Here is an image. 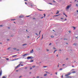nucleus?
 I'll return each instance as SVG.
<instances>
[{
    "label": "nucleus",
    "instance_id": "nucleus-1",
    "mask_svg": "<svg viewBox=\"0 0 78 78\" xmlns=\"http://www.w3.org/2000/svg\"><path fill=\"white\" fill-rule=\"evenodd\" d=\"M72 6V4H70L69 5H68L66 8V9L67 11H69V9L70 8V7Z\"/></svg>",
    "mask_w": 78,
    "mask_h": 78
},
{
    "label": "nucleus",
    "instance_id": "nucleus-2",
    "mask_svg": "<svg viewBox=\"0 0 78 78\" xmlns=\"http://www.w3.org/2000/svg\"><path fill=\"white\" fill-rule=\"evenodd\" d=\"M32 58H33V57H32L28 56L27 58V59H32Z\"/></svg>",
    "mask_w": 78,
    "mask_h": 78
},
{
    "label": "nucleus",
    "instance_id": "nucleus-3",
    "mask_svg": "<svg viewBox=\"0 0 78 78\" xmlns=\"http://www.w3.org/2000/svg\"><path fill=\"white\" fill-rule=\"evenodd\" d=\"M20 65H21V63L19 65H17V66H16L15 67V69H17V67H19V66H20Z\"/></svg>",
    "mask_w": 78,
    "mask_h": 78
},
{
    "label": "nucleus",
    "instance_id": "nucleus-4",
    "mask_svg": "<svg viewBox=\"0 0 78 78\" xmlns=\"http://www.w3.org/2000/svg\"><path fill=\"white\" fill-rule=\"evenodd\" d=\"M1 71L0 72V76H2V69H1Z\"/></svg>",
    "mask_w": 78,
    "mask_h": 78
},
{
    "label": "nucleus",
    "instance_id": "nucleus-5",
    "mask_svg": "<svg viewBox=\"0 0 78 78\" xmlns=\"http://www.w3.org/2000/svg\"><path fill=\"white\" fill-rule=\"evenodd\" d=\"M27 55H28V54H24V55H22V56H25Z\"/></svg>",
    "mask_w": 78,
    "mask_h": 78
},
{
    "label": "nucleus",
    "instance_id": "nucleus-6",
    "mask_svg": "<svg viewBox=\"0 0 78 78\" xmlns=\"http://www.w3.org/2000/svg\"><path fill=\"white\" fill-rule=\"evenodd\" d=\"M33 52H34L33 49H32L31 51H30V53H33Z\"/></svg>",
    "mask_w": 78,
    "mask_h": 78
},
{
    "label": "nucleus",
    "instance_id": "nucleus-7",
    "mask_svg": "<svg viewBox=\"0 0 78 78\" xmlns=\"http://www.w3.org/2000/svg\"><path fill=\"white\" fill-rule=\"evenodd\" d=\"M23 17V16H20L19 17L20 18H22Z\"/></svg>",
    "mask_w": 78,
    "mask_h": 78
},
{
    "label": "nucleus",
    "instance_id": "nucleus-8",
    "mask_svg": "<svg viewBox=\"0 0 78 78\" xmlns=\"http://www.w3.org/2000/svg\"><path fill=\"white\" fill-rule=\"evenodd\" d=\"M73 28H74V30L75 29H76V27H75L73 26Z\"/></svg>",
    "mask_w": 78,
    "mask_h": 78
},
{
    "label": "nucleus",
    "instance_id": "nucleus-9",
    "mask_svg": "<svg viewBox=\"0 0 78 78\" xmlns=\"http://www.w3.org/2000/svg\"><path fill=\"white\" fill-rule=\"evenodd\" d=\"M71 73H68V76H69V75H70V74H71Z\"/></svg>",
    "mask_w": 78,
    "mask_h": 78
},
{
    "label": "nucleus",
    "instance_id": "nucleus-10",
    "mask_svg": "<svg viewBox=\"0 0 78 78\" xmlns=\"http://www.w3.org/2000/svg\"><path fill=\"white\" fill-rule=\"evenodd\" d=\"M66 78H72L71 76H67Z\"/></svg>",
    "mask_w": 78,
    "mask_h": 78
},
{
    "label": "nucleus",
    "instance_id": "nucleus-11",
    "mask_svg": "<svg viewBox=\"0 0 78 78\" xmlns=\"http://www.w3.org/2000/svg\"><path fill=\"white\" fill-rule=\"evenodd\" d=\"M34 61L33 60H31L30 61V62H33Z\"/></svg>",
    "mask_w": 78,
    "mask_h": 78
},
{
    "label": "nucleus",
    "instance_id": "nucleus-12",
    "mask_svg": "<svg viewBox=\"0 0 78 78\" xmlns=\"http://www.w3.org/2000/svg\"><path fill=\"white\" fill-rule=\"evenodd\" d=\"M72 73H76V72L75 71H73L72 72Z\"/></svg>",
    "mask_w": 78,
    "mask_h": 78
},
{
    "label": "nucleus",
    "instance_id": "nucleus-13",
    "mask_svg": "<svg viewBox=\"0 0 78 78\" xmlns=\"http://www.w3.org/2000/svg\"><path fill=\"white\" fill-rule=\"evenodd\" d=\"M15 56H17V55L12 56V57H15Z\"/></svg>",
    "mask_w": 78,
    "mask_h": 78
},
{
    "label": "nucleus",
    "instance_id": "nucleus-14",
    "mask_svg": "<svg viewBox=\"0 0 78 78\" xmlns=\"http://www.w3.org/2000/svg\"><path fill=\"white\" fill-rule=\"evenodd\" d=\"M65 76H69V75H68V74H66V75H65Z\"/></svg>",
    "mask_w": 78,
    "mask_h": 78
},
{
    "label": "nucleus",
    "instance_id": "nucleus-15",
    "mask_svg": "<svg viewBox=\"0 0 78 78\" xmlns=\"http://www.w3.org/2000/svg\"><path fill=\"white\" fill-rule=\"evenodd\" d=\"M23 46H24V45H27V44H24L23 45Z\"/></svg>",
    "mask_w": 78,
    "mask_h": 78
},
{
    "label": "nucleus",
    "instance_id": "nucleus-16",
    "mask_svg": "<svg viewBox=\"0 0 78 78\" xmlns=\"http://www.w3.org/2000/svg\"><path fill=\"white\" fill-rule=\"evenodd\" d=\"M45 72H46V73H48L49 74H50V73H48L47 71H45Z\"/></svg>",
    "mask_w": 78,
    "mask_h": 78
},
{
    "label": "nucleus",
    "instance_id": "nucleus-17",
    "mask_svg": "<svg viewBox=\"0 0 78 78\" xmlns=\"http://www.w3.org/2000/svg\"><path fill=\"white\" fill-rule=\"evenodd\" d=\"M56 14H59V11H57V12L56 13Z\"/></svg>",
    "mask_w": 78,
    "mask_h": 78
},
{
    "label": "nucleus",
    "instance_id": "nucleus-18",
    "mask_svg": "<svg viewBox=\"0 0 78 78\" xmlns=\"http://www.w3.org/2000/svg\"><path fill=\"white\" fill-rule=\"evenodd\" d=\"M18 59H19L17 58V59H14L13 60V61H15V60H17Z\"/></svg>",
    "mask_w": 78,
    "mask_h": 78
},
{
    "label": "nucleus",
    "instance_id": "nucleus-19",
    "mask_svg": "<svg viewBox=\"0 0 78 78\" xmlns=\"http://www.w3.org/2000/svg\"><path fill=\"white\" fill-rule=\"evenodd\" d=\"M2 78H6V77H5V76H2Z\"/></svg>",
    "mask_w": 78,
    "mask_h": 78
},
{
    "label": "nucleus",
    "instance_id": "nucleus-20",
    "mask_svg": "<svg viewBox=\"0 0 78 78\" xmlns=\"http://www.w3.org/2000/svg\"><path fill=\"white\" fill-rule=\"evenodd\" d=\"M47 76V74H45L44 75V76Z\"/></svg>",
    "mask_w": 78,
    "mask_h": 78
},
{
    "label": "nucleus",
    "instance_id": "nucleus-21",
    "mask_svg": "<svg viewBox=\"0 0 78 78\" xmlns=\"http://www.w3.org/2000/svg\"><path fill=\"white\" fill-rule=\"evenodd\" d=\"M73 45H76V43H74V44H73Z\"/></svg>",
    "mask_w": 78,
    "mask_h": 78
},
{
    "label": "nucleus",
    "instance_id": "nucleus-22",
    "mask_svg": "<svg viewBox=\"0 0 78 78\" xmlns=\"http://www.w3.org/2000/svg\"><path fill=\"white\" fill-rule=\"evenodd\" d=\"M56 51H57V50H55L54 52V53H55V52H56Z\"/></svg>",
    "mask_w": 78,
    "mask_h": 78
},
{
    "label": "nucleus",
    "instance_id": "nucleus-23",
    "mask_svg": "<svg viewBox=\"0 0 78 78\" xmlns=\"http://www.w3.org/2000/svg\"><path fill=\"white\" fill-rule=\"evenodd\" d=\"M64 40H67V38H64Z\"/></svg>",
    "mask_w": 78,
    "mask_h": 78
},
{
    "label": "nucleus",
    "instance_id": "nucleus-24",
    "mask_svg": "<svg viewBox=\"0 0 78 78\" xmlns=\"http://www.w3.org/2000/svg\"><path fill=\"white\" fill-rule=\"evenodd\" d=\"M36 67V66H32V67H33V68H34V67Z\"/></svg>",
    "mask_w": 78,
    "mask_h": 78
},
{
    "label": "nucleus",
    "instance_id": "nucleus-25",
    "mask_svg": "<svg viewBox=\"0 0 78 78\" xmlns=\"http://www.w3.org/2000/svg\"><path fill=\"white\" fill-rule=\"evenodd\" d=\"M6 60H9V58H6Z\"/></svg>",
    "mask_w": 78,
    "mask_h": 78
},
{
    "label": "nucleus",
    "instance_id": "nucleus-26",
    "mask_svg": "<svg viewBox=\"0 0 78 78\" xmlns=\"http://www.w3.org/2000/svg\"><path fill=\"white\" fill-rule=\"evenodd\" d=\"M0 27H3V25H0Z\"/></svg>",
    "mask_w": 78,
    "mask_h": 78
},
{
    "label": "nucleus",
    "instance_id": "nucleus-27",
    "mask_svg": "<svg viewBox=\"0 0 78 78\" xmlns=\"http://www.w3.org/2000/svg\"><path fill=\"white\" fill-rule=\"evenodd\" d=\"M45 17V14H44V17Z\"/></svg>",
    "mask_w": 78,
    "mask_h": 78
},
{
    "label": "nucleus",
    "instance_id": "nucleus-28",
    "mask_svg": "<svg viewBox=\"0 0 78 78\" xmlns=\"http://www.w3.org/2000/svg\"><path fill=\"white\" fill-rule=\"evenodd\" d=\"M59 70H62V69L61 68V69H59Z\"/></svg>",
    "mask_w": 78,
    "mask_h": 78
},
{
    "label": "nucleus",
    "instance_id": "nucleus-29",
    "mask_svg": "<svg viewBox=\"0 0 78 78\" xmlns=\"http://www.w3.org/2000/svg\"><path fill=\"white\" fill-rule=\"evenodd\" d=\"M16 20V19H12L11 20Z\"/></svg>",
    "mask_w": 78,
    "mask_h": 78
},
{
    "label": "nucleus",
    "instance_id": "nucleus-30",
    "mask_svg": "<svg viewBox=\"0 0 78 78\" xmlns=\"http://www.w3.org/2000/svg\"><path fill=\"white\" fill-rule=\"evenodd\" d=\"M42 37L41 39H42L43 38V35H42Z\"/></svg>",
    "mask_w": 78,
    "mask_h": 78
},
{
    "label": "nucleus",
    "instance_id": "nucleus-31",
    "mask_svg": "<svg viewBox=\"0 0 78 78\" xmlns=\"http://www.w3.org/2000/svg\"><path fill=\"white\" fill-rule=\"evenodd\" d=\"M46 50H47V51H49V50H48V49H47Z\"/></svg>",
    "mask_w": 78,
    "mask_h": 78
},
{
    "label": "nucleus",
    "instance_id": "nucleus-32",
    "mask_svg": "<svg viewBox=\"0 0 78 78\" xmlns=\"http://www.w3.org/2000/svg\"><path fill=\"white\" fill-rule=\"evenodd\" d=\"M35 34L36 35H37H37H38V34H37V33H36Z\"/></svg>",
    "mask_w": 78,
    "mask_h": 78
},
{
    "label": "nucleus",
    "instance_id": "nucleus-33",
    "mask_svg": "<svg viewBox=\"0 0 78 78\" xmlns=\"http://www.w3.org/2000/svg\"><path fill=\"white\" fill-rule=\"evenodd\" d=\"M51 37L52 38H53V36H51Z\"/></svg>",
    "mask_w": 78,
    "mask_h": 78
},
{
    "label": "nucleus",
    "instance_id": "nucleus-34",
    "mask_svg": "<svg viewBox=\"0 0 78 78\" xmlns=\"http://www.w3.org/2000/svg\"><path fill=\"white\" fill-rule=\"evenodd\" d=\"M51 45V43H50L49 44V45Z\"/></svg>",
    "mask_w": 78,
    "mask_h": 78
},
{
    "label": "nucleus",
    "instance_id": "nucleus-35",
    "mask_svg": "<svg viewBox=\"0 0 78 78\" xmlns=\"http://www.w3.org/2000/svg\"><path fill=\"white\" fill-rule=\"evenodd\" d=\"M76 6H77V7H78V4H76Z\"/></svg>",
    "mask_w": 78,
    "mask_h": 78
},
{
    "label": "nucleus",
    "instance_id": "nucleus-36",
    "mask_svg": "<svg viewBox=\"0 0 78 78\" xmlns=\"http://www.w3.org/2000/svg\"><path fill=\"white\" fill-rule=\"evenodd\" d=\"M13 49L14 50H16V48H14Z\"/></svg>",
    "mask_w": 78,
    "mask_h": 78
},
{
    "label": "nucleus",
    "instance_id": "nucleus-37",
    "mask_svg": "<svg viewBox=\"0 0 78 78\" xmlns=\"http://www.w3.org/2000/svg\"><path fill=\"white\" fill-rule=\"evenodd\" d=\"M53 49H54V50H55V49H56V48L54 47L53 48Z\"/></svg>",
    "mask_w": 78,
    "mask_h": 78
},
{
    "label": "nucleus",
    "instance_id": "nucleus-38",
    "mask_svg": "<svg viewBox=\"0 0 78 78\" xmlns=\"http://www.w3.org/2000/svg\"><path fill=\"white\" fill-rule=\"evenodd\" d=\"M68 59H69V58H67L66 59V60H68Z\"/></svg>",
    "mask_w": 78,
    "mask_h": 78
},
{
    "label": "nucleus",
    "instance_id": "nucleus-39",
    "mask_svg": "<svg viewBox=\"0 0 78 78\" xmlns=\"http://www.w3.org/2000/svg\"><path fill=\"white\" fill-rule=\"evenodd\" d=\"M43 67H44V68L47 67V66H44Z\"/></svg>",
    "mask_w": 78,
    "mask_h": 78
},
{
    "label": "nucleus",
    "instance_id": "nucleus-40",
    "mask_svg": "<svg viewBox=\"0 0 78 78\" xmlns=\"http://www.w3.org/2000/svg\"><path fill=\"white\" fill-rule=\"evenodd\" d=\"M59 16V15H58L55 16Z\"/></svg>",
    "mask_w": 78,
    "mask_h": 78
},
{
    "label": "nucleus",
    "instance_id": "nucleus-41",
    "mask_svg": "<svg viewBox=\"0 0 78 78\" xmlns=\"http://www.w3.org/2000/svg\"><path fill=\"white\" fill-rule=\"evenodd\" d=\"M39 37H40V36L39 37L37 38V39H39Z\"/></svg>",
    "mask_w": 78,
    "mask_h": 78
},
{
    "label": "nucleus",
    "instance_id": "nucleus-42",
    "mask_svg": "<svg viewBox=\"0 0 78 78\" xmlns=\"http://www.w3.org/2000/svg\"><path fill=\"white\" fill-rule=\"evenodd\" d=\"M69 33H71V31H69Z\"/></svg>",
    "mask_w": 78,
    "mask_h": 78
},
{
    "label": "nucleus",
    "instance_id": "nucleus-43",
    "mask_svg": "<svg viewBox=\"0 0 78 78\" xmlns=\"http://www.w3.org/2000/svg\"><path fill=\"white\" fill-rule=\"evenodd\" d=\"M25 4H26V5H27V2H25Z\"/></svg>",
    "mask_w": 78,
    "mask_h": 78
},
{
    "label": "nucleus",
    "instance_id": "nucleus-44",
    "mask_svg": "<svg viewBox=\"0 0 78 78\" xmlns=\"http://www.w3.org/2000/svg\"><path fill=\"white\" fill-rule=\"evenodd\" d=\"M31 69H32V68L31 67L30 68V70H31Z\"/></svg>",
    "mask_w": 78,
    "mask_h": 78
},
{
    "label": "nucleus",
    "instance_id": "nucleus-45",
    "mask_svg": "<svg viewBox=\"0 0 78 78\" xmlns=\"http://www.w3.org/2000/svg\"><path fill=\"white\" fill-rule=\"evenodd\" d=\"M33 19H36L35 18H33Z\"/></svg>",
    "mask_w": 78,
    "mask_h": 78
},
{
    "label": "nucleus",
    "instance_id": "nucleus-46",
    "mask_svg": "<svg viewBox=\"0 0 78 78\" xmlns=\"http://www.w3.org/2000/svg\"><path fill=\"white\" fill-rule=\"evenodd\" d=\"M25 69H27V67H25Z\"/></svg>",
    "mask_w": 78,
    "mask_h": 78
},
{
    "label": "nucleus",
    "instance_id": "nucleus-47",
    "mask_svg": "<svg viewBox=\"0 0 78 78\" xmlns=\"http://www.w3.org/2000/svg\"><path fill=\"white\" fill-rule=\"evenodd\" d=\"M21 77H22V76H20V77H19V78H21Z\"/></svg>",
    "mask_w": 78,
    "mask_h": 78
},
{
    "label": "nucleus",
    "instance_id": "nucleus-48",
    "mask_svg": "<svg viewBox=\"0 0 78 78\" xmlns=\"http://www.w3.org/2000/svg\"><path fill=\"white\" fill-rule=\"evenodd\" d=\"M65 16L66 17H67V16L66 15H65Z\"/></svg>",
    "mask_w": 78,
    "mask_h": 78
},
{
    "label": "nucleus",
    "instance_id": "nucleus-49",
    "mask_svg": "<svg viewBox=\"0 0 78 78\" xmlns=\"http://www.w3.org/2000/svg\"><path fill=\"white\" fill-rule=\"evenodd\" d=\"M55 74H56V75H58V73H57V72L55 73Z\"/></svg>",
    "mask_w": 78,
    "mask_h": 78
},
{
    "label": "nucleus",
    "instance_id": "nucleus-50",
    "mask_svg": "<svg viewBox=\"0 0 78 78\" xmlns=\"http://www.w3.org/2000/svg\"><path fill=\"white\" fill-rule=\"evenodd\" d=\"M53 2H54V3H55V1H53Z\"/></svg>",
    "mask_w": 78,
    "mask_h": 78
},
{
    "label": "nucleus",
    "instance_id": "nucleus-51",
    "mask_svg": "<svg viewBox=\"0 0 78 78\" xmlns=\"http://www.w3.org/2000/svg\"><path fill=\"white\" fill-rule=\"evenodd\" d=\"M37 78H39V77L38 76L37 77Z\"/></svg>",
    "mask_w": 78,
    "mask_h": 78
},
{
    "label": "nucleus",
    "instance_id": "nucleus-52",
    "mask_svg": "<svg viewBox=\"0 0 78 78\" xmlns=\"http://www.w3.org/2000/svg\"><path fill=\"white\" fill-rule=\"evenodd\" d=\"M7 41H9V39H7Z\"/></svg>",
    "mask_w": 78,
    "mask_h": 78
},
{
    "label": "nucleus",
    "instance_id": "nucleus-53",
    "mask_svg": "<svg viewBox=\"0 0 78 78\" xmlns=\"http://www.w3.org/2000/svg\"><path fill=\"white\" fill-rule=\"evenodd\" d=\"M8 50H9V49H10V48H9L8 49H7Z\"/></svg>",
    "mask_w": 78,
    "mask_h": 78
},
{
    "label": "nucleus",
    "instance_id": "nucleus-54",
    "mask_svg": "<svg viewBox=\"0 0 78 78\" xmlns=\"http://www.w3.org/2000/svg\"><path fill=\"white\" fill-rule=\"evenodd\" d=\"M16 72H18V70H16Z\"/></svg>",
    "mask_w": 78,
    "mask_h": 78
},
{
    "label": "nucleus",
    "instance_id": "nucleus-55",
    "mask_svg": "<svg viewBox=\"0 0 78 78\" xmlns=\"http://www.w3.org/2000/svg\"><path fill=\"white\" fill-rule=\"evenodd\" d=\"M30 16H26V17H30Z\"/></svg>",
    "mask_w": 78,
    "mask_h": 78
},
{
    "label": "nucleus",
    "instance_id": "nucleus-56",
    "mask_svg": "<svg viewBox=\"0 0 78 78\" xmlns=\"http://www.w3.org/2000/svg\"><path fill=\"white\" fill-rule=\"evenodd\" d=\"M56 56H57V57H58V55H56Z\"/></svg>",
    "mask_w": 78,
    "mask_h": 78
},
{
    "label": "nucleus",
    "instance_id": "nucleus-57",
    "mask_svg": "<svg viewBox=\"0 0 78 78\" xmlns=\"http://www.w3.org/2000/svg\"><path fill=\"white\" fill-rule=\"evenodd\" d=\"M72 67H74V66H72Z\"/></svg>",
    "mask_w": 78,
    "mask_h": 78
},
{
    "label": "nucleus",
    "instance_id": "nucleus-58",
    "mask_svg": "<svg viewBox=\"0 0 78 78\" xmlns=\"http://www.w3.org/2000/svg\"><path fill=\"white\" fill-rule=\"evenodd\" d=\"M62 66H65V64H63L62 65Z\"/></svg>",
    "mask_w": 78,
    "mask_h": 78
},
{
    "label": "nucleus",
    "instance_id": "nucleus-59",
    "mask_svg": "<svg viewBox=\"0 0 78 78\" xmlns=\"http://www.w3.org/2000/svg\"><path fill=\"white\" fill-rule=\"evenodd\" d=\"M40 33H41V31L39 32V34H40Z\"/></svg>",
    "mask_w": 78,
    "mask_h": 78
},
{
    "label": "nucleus",
    "instance_id": "nucleus-60",
    "mask_svg": "<svg viewBox=\"0 0 78 78\" xmlns=\"http://www.w3.org/2000/svg\"><path fill=\"white\" fill-rule=\"evenodd\" d=\"M16 50H17V51H19V49H17Z\"/></svg>",
    "mask_w": 78,
    "mask_h": 78
},
{
    "label": "nucleus",
    "instance_id": "nucleus-61",
    "mask_svg": "<svg viewBox=\"0 0 78 78\" xmlns=\"http://www.w3.org/2000/svg\"><path fill=\"white\" fill-rule=\"evenodd\" d=\"M64 20H67V19H65Z\"/></svg>",
    "mask_w": 78,
    "mask_h": 78
},
{
    "label": "nucleus",
    "instance_id": "nucleus-62",
    "mask_svg": "<svg viewBox=\"0 0 78 78\" xmlns=\"http://www.w3.org/2000/svg\"><path fill=\"white\" fill-rule=\"evenodd\" d=\"M63 14H64V15H65H65H66V14L65 13H63Z\"/></svg>",
    "mask_w": 78,
    "mask_h": 78
},
{
    "label": "nucleus",
    "instance_id": "nucleus-63",
    "mask_svg": "<svg viewBox=\"0 0 78 78\" xmlns=\"http://www.w3.org/2000/svg\"><path fill=\"white\" fill-rule=\"evenodd\" d=\"M76 38H78V36H77V37H76Z\"/></svg>",
    "mask_w": 78,
    "mask_h": 78
},
{
    "label": "nucleus",
    "instance_id": "nucleus-64",
    "mask_svg": "<svg viewBox=\"0 0 78 78\" xmlns=\"http://www.w3.org/2000/svg\"><path fill=\"white\" fill-rule=\"evenodd\" d=\"M77 12H78V10H77Z\"/></svg>",
    "mask_w": 78,
    "mask_h": 78
}]
</instances>
